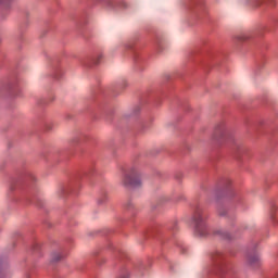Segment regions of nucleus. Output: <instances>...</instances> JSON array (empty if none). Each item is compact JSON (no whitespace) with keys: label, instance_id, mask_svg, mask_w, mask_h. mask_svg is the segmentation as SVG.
<instances>
[{"label":"nucleus","instance_id":"nucleus-5","mask_svg":"<svg viewBox=\"0 0 278 278\" xmlns=\"http://www.w3.org/2000/svg\"><path fill=\"white\" fill-rule=\"evenodd\" d=\"M248 264H250L251 266H257L260 264V254H248Z\"/></svg>","mask_w":278,"mask_h":278},{"label":"nucleus","instance_id":"nucleus-1","mask_svg":"<svg viewBox=\"0 0 278 278\" xmlns=\"http://www.w3.org/2000/svg\"><path fill=\"white\" fill-rule=\"evenodd\" d=\"M121 184L124 188H138L142 186V178H140V169L134 165L127 168H122Z\"/></svg>","mask_w":278,"mask_h":278},{"label":"nucleus","instance_id":"nucleus-2","mask_svg":"<svg viewBox=\"0 0 278 278\" xmlns=\"http://www.w3.org/2000/svg\"><path fill=\"white\" fill-rule=\"evenodd\" d=\"M205 220H207V212H205L203 207L198 206L193 213L191 222L194 227L195 236H199L200 238H205V236H207V224Z\"/></svg>","mask_w":278,"mask_h":278},{"label":"nucleus","instance_id":"nucleus-6","mask_svg":"<svg viewBox=\"0 0 278 278\" xmlns=\"http://www.w3.org/2000/svg\"><path fill=\"white\" fill-rule=\"evenodd\" d=\"M67 192H68V187H66V185L59 186L56 190L58 197H64Z\"/></svg>","mask_w":278,"mask_h":278},{"label":"nucleus","instance_id":"nucleus-11","mask_svg":"<svg viewBox=\"0 0 278 278\" xmlns=\"http://www.w3.org/2000/svg\"><path fill=\"white\" fill-rule=\"evenodd\" d=\"M101 58H103V54H98L94 64H99V62H101Z\"/></svg>","mask_w":278,"mask_h":278},{"label":"nucleus","instance_id":"nucleus-4","mask_svg":"<svg viewBox=\"0 0 278 278\" xmlns=\"http://www.w3.org/2000/svg\"><path fill=\"white\" fill-rule=\"evenodd\" d=\"M212 260L215 264V269L217 270V273H224L226 265L225 263H223V255L220 254V252H216L215 254H213Z\"/></svg>","mask_w":278,"mask_h":278},{"label":"nucleus","instance_id":"nucleus-8","mask_svg":"<svg viewBox=\"0 0 278 278\" xmlns=\"http://www.w3.org/2000/svg\"><path fill=\"white\" fill-rule=\"evenodd\" d=\"M108 201V192H102L100 197L98 198L99 205H103Z\"/></svg>","mask_w":278,"mask_h":278},{"label":"nucleus","instance_id":"nucleus-7","mask_svg":"<svg viewBox=\"0 0 278 278\" xmlns=\"http://www.w3.org/2000/svg\"><path fill=\"white\" fill-rule=\"evenodd\" d=\"M63 257H64V254L60 252H53L51 254V262H60V260H62Z\"/></svg>","mask_w":278,"mask_h":278},{"label":"nucleus","instance_id":"nucleus-13","mask_svg":"<svg viewBox=\"0 0 278 278\" xmlns=\"http://www.w3.org/2000/svg\"><path fill=\"white\" fill-rule=\"evenodd\" d=\"M218 214H219V216H225V212L223 211V207H220V208L218 210Z\"/></svg>","mask_w":278,"mask_h":278},{"label":"nucleus","instance_id":"nucleus-3","mask_svg":"<svg viewBox=\"0 0 278 278\" xmlns=\"http://www.w3.org/2000/svg\"><path fill=\"white\" fill-rule=\"evenodd\" d=\"M227 135V125H225V123L222 122L215 126L213 134L214 140H223V138H226Z\"/></svg>","mask_w":278,"mask_h":278},{"label":"nucleus","instance_id":"nucleus-12","mask_svg":"<svg viewBox=\"0 0 278 278\" xmlns=\"http://www.w3.org/2000/svg\"><path fill=\"white\" fill-rule=\"evenodd\" d=\"M118 278H129V273L124 271Z\"/></svg>","mask_w":278,"mask_h":278},{"label":"nucleus","instance_id":"nucleus-14","mask_svg":"<svg viewBox=\"0 0 278 278\" xmlns=\"http://www.w3.org/2000/svg\"><path fill=\"white\" fill-rule=\"evenodd\" d=\"M108 5H112V1L111 0H106Z\"/></svg>","mask_w":278,"mask_h":278},{"label":"nucleus","instance_id":"nucleus-10","mask_svg":"<svg viewBox=\"0 0 278 278\" xmlns=\"http://www.w3.org/2000/svg\"><path fill=\"white\" fill-rule=\"evenodd\" d=\"M238 40H249V36L240 35V36H238Z\"/></svg>","mask_w":278,"mask_h":278},{"label":"nucleus","instance_id":"nucleus-9","mask_svg":"<svg viewBox=\"0 0 278 278\" xmlns=\"http://www.w3.org/2000/svg\"><path fill=\"white\" fill-rule=\"evenodd\" d=\"M12 3V0H0V5H4V8H8Z\"/></svg>","mask_w":278,"mask_h":278}]
</instances>
